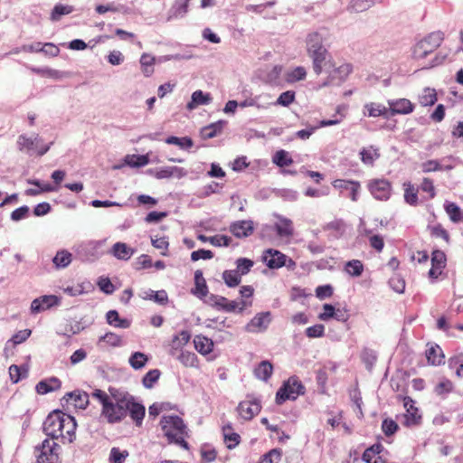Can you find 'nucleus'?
Returning a JSON list of instances; mask_svg holds the SVG:
<instances>
[{"label": "nucleus", "instance_id": "obj_35", "mask_svg": "<svg viewBox=\"0 0 463 463\" xmlns=\"http://www.w3.org/2000/svg\"><path fill=\"white\" fill-rule=\"evenodd\" d=\"M403 406L408 413V420L417 423L420 416L418 415V409L414 406L413 400L409 396L403 397Z\"/></svg>", "mask_w": 463, "mask_h": 463}, {"label": "nucleus", "instance_id": "obj_2", "mask_svg": "<svg viewBox=\"0 0 463 463\" xmlns=\"http://www.w3.org/2000/svg\"><path fill=\"white\" fill-rule=\"evenodd\" d=\"M77 423L70 414L52 411L48 415L43 430L52 440L61 439L62 443H71L76 439Z\"/></svg>", "mask_w": 463, "mask_h": 463}, {"label": "nucleus", "instance_id": "obj_5", "mask_svg": "<svg viewBox=\"0 0 463 463\" xmlns=\"http://www.w3.org/2000/svg\"><path fill=\"white\" fill-rule=\"evenodd\" d=\"M305 387L297 377H290L278 390L276 402L282 404L287 400H296L299 395L304 394Z\"/></svg>", "mask_w": 463, "mask_h": 463}, {"label": "nucleus", "instance_id": "obj_28", "mask_svg": "<svg viewBox=\"0 0 463 463\" xmlns=\"http://www.w3.org/2000/svg\"><path fill=\"white\" fill-rule=\"evenodd\" d=\"M426 357L429 364L432 365H439L444 362V354L438 345H431L426 351Z\"/></svg>", "mask_w": 463, "mask_h": 463}, {"label": "nucleus", "instance_id": "obj_46", "mask_svg": "<svg viewBox=\"0 0 463 463\" xmlns=\"http://www.w3.org/2000/svg\"><path fill=\"white\" fill-rule=\"evenodd\" d=\"M419 190L428 194L429 199H433L436 196V188L434 182L430 177H423L420 184Z\"/></svg>", "mask_w": 463, "mask_h": 463}, {"label": "nucleus", "instance_id": "obj_13", "mask_svg": "<svg viewBox=\"0 0 463 463\" xmlns=\"http://www.w3.org/2000/svg\"><path fill=\"white\" fill-rule=\"evenodd\" d=\"M274 229L281 238H289L294 233L292 221L282 216H278V222L274 224Z\"/></svg>", "mask_w": 463, "mask_h": 463}, {"label": "nucleus", "instance_id": "obj_15", "mask_svg": "<svg viewBox=\"0 0 463 463\" xmlns=\"http://www.w3.org/2000/svg\"><path fill=\"white\" fill-rule=\"evenodd\" d=\"M308 56L312 59L313 61V70L317 75L321 74L323 71V67L326 64V57L328 55V52L326 48L319 50H315L314 52H307Z\"/></svg>", "mask_w": 463, "mask_h": 463}, {"label": "nucleus", "instance_id": "obj_53", "mask_svg": "<svg viewBox=\"0 0 463 463\" xmlns=\"http://www.w3.org/2000/svg\"><path fill=\"white\" fill-rule=\"evenodd\" d=\"M128 457V450H121L118 448H112L109 453V462L110 463H123L126 458Z\"/></svg>", "mask_w": 463, "mask_h": 463}, {"label": "nucleus", "instance_id": "obj_6", "mask_svg": "<svg viewBox=\"0 0 463 463\" xmlns=\"http://www.w3.org/2000/svg\"><path fill=\"white\" fill-rule=\"evenodd\" d=\"M443 37L440 33H432L420 40L414 47L413 56L415 59H423L433 52L442 43Z\"/></svg>", "mask_w": 463, "mask_h": 463}, {"label": "nucleus", "instance_id": "obj_32", "mask_svg": "<svg viewBox=\"0 0 463 463\" xmlns=\"http://www.w3.org/2000/svg\"><path fill=\"white\" fill-rule=\"evenodd\" d=\"M364 269V264L359 260L347 261L344 268V270L351 277H360L363 274Z\"/></svg>", "mask_w": 463, "mask_h": 463}, {"label": "nucleus", "instance_id": "obj_64", "mask_svg": "<svg viewBox=\"0 0 463 463\" xmlns=\"http://www.w3.org/2000/svg\"><path fill=\"white\" fill-rule=\"evenodd\" d=\"M294 99H295V92L291 91V90H288V91L282 92L279 95V97L277 100V104L284 106V107H288L294 101Z\"/></svg>", "mask_w": 463, "mask_h": 463}, {"label": "nucleus", "instance_id": "obj_14", "mask_svg": "<svg viewBox=\"0 0 463 463\" xmlns=\"http://www.w3.org/2000/svg\"><path fill=\"white\" fill-rule=\"evenodd\" d=\"M58 303L57 297L53 295L43 296L39 298L34 299L31 305V310L33 313H39L43 311Z\"/></svg>", "mask_w": 463, "mask_h": 463}, {"label": "nucleus", "instance_id": "obj_54", "mask_svg": "<svg viewBox=\"0 0 463 463\" xmlns=\"http://www.w3.org/2000/svg\"><path fill=\"white\" fill-rule=\"evenodd\" d=\"M238 273L241 275L247 274L253 267L254 262L247 258H240L236 261Z\"/></svg>", "mask_w": 463, "mask_h": 463}, {"label": "nucleus", "instance_id": "obj_26", "mask_svg": "<svg viewBox=\"0 0 463 463\" xmlns=\"http://www.w3.org/2000/svg\"><path fill=\"white\" fill-rule=\"evenodd\" d=\"M107 323L110 326L118 328H128L131 326V321L127 318H120L118 312L116 310H109L106 315Z\"/></svg>", "mask_w": 463, "mask_h": 463}, {"label": "nucleus", "instance_id": "obj_50", "mask_svg": "<svg viewBox=\"0 0 463 463\" xmlns=\"http://www.w3.org/2000/svg\"><path fill=\"white\" fill-rule=\"evenodd\" d=\"M222 128V127L221 123L211 124L202 129V137L203 139L213 138L216 137L219 133H221Z\"/></svg>", "mask_w": 463, "mask_h": 463}, {"label": "nucleus", "instance_id": "obj_49", "mask_svg": "<svg viewBox=\"0 0 463 463\" xmlns=\"http://www.w3.org/2000/svg\"><path fill=\"white\" fill-rule=\"evenodd\" d=\"M71 261V254L67 250L58 251L53 258V263L57 268H65Z\"/></svg>", "mask_w": 463, "mask_h": 463}, {"label": "nucleus", "instance_id": "obj_47", "mask_svg": "<svg viewBox=\"0 0 463 463\" xmlns=\"http://www.w3.org/2000/svg\"><path fill=\"white\" fill-rule=\"evenodd\" d=\"M222 279L225 284L230 288L238 286L241 279V275L236 270H225L222 273Z\"/></svg>", "mask_w": 463, "mask_h": 463}, {"label": "nucleus", "instance_id": "obj_57", "mask_svg": "<svg viewBox=\"0 0 463 463\" xmlns=\"http://www.w3.org/2000/svg\"><path fill=\"white\" fill-rule=\"evenodd\" d=\"M399 429L398 424L392 419H385L382 423V430L386 436L393 435Z\"/></svg>", "mask_w": 463, "mask_h": 463}, {"label": "nucleus", "instance_id": "obj_51", "mask_svg": "<svg viewBox=\"0 0 463 463\" xmlns=\"http://www.w3.org/2000/svg\"><path fill=\"white\" fill-rule=\"evenodd\" d=\"M161 372L158 369L148 371L142 379L143 385L146 388H152L159 379Z\"/></svg>", "mask_w": 463, "mask_h": 463}, {"label": "nucleus", "instance_id": "obj_17", "mask_svg": "<svg viewBox=\"0 0 463 463\" xmlns=\"http://www.w3.org/2000/svg\"><path fill=\"white\" fill-rule=\"evenodd\" d=\"M230 231L235 237H248L253 232V224L251 221L237 222L231 225Z\"/></svg>", "mask_w": 463, "mask_h": 463}, {"label": "nucleus", "instance_id": "obj_19", "mask_svg": "<svg viewBox=\"0 0 463 463\" xmlns=\"http://www.w3.org/2000/svg\"><path fill=\"white\" fill-rule=\"evenodd\" d=\"M271 321L270 312H262L257 314L250 322L249 327L254 331L265 330Z\"/></svg>", "mask_w": 463, "mask_h": 463}, {"label": "nucleus", "instance_id": "obj_8", "mask_svg": "<svg viewBox=\"0 0 463 463\" xmlns=\"http://www.w3.org/2000/svg\"><path fill=\"white\" fill-rule=\"evenodd\" d=\"M372 195L380 201H387L392 194V184L387 179H373L368 184Z\"/></svg>", "mask_w": 463, "mask_h": 463}, {"label": "nucleus", "instance_id": "obj_30", "mask_svg": "<svg viewBox=\"0 0 463 463\" xmlns=\"http://www.w3.org/2000/svg\"><path fill=\"white\" fill-rule=\"evenodd\" d=\"M361 161L367 165H373L374 161L380 157L379 150L373 146L363 148L360 152Z\"/></svg>", "mask_w": 463, "mask_h": 463}, {"label": "nucleus", "instance_id": "obj_61", "mask_svg": "<svg viewBox=\"0 0 463 463\" xmlns=\"http://www.w3.org/2000/svg\"><path fill=\"white\" fill-rule=\"evenodd\" d=\"M232 239L226 235H214L209 238V242L216 247L229 246Z\"/></svg>", "mask_w": 463, "mask_h": 463}, {"label": "nucleus", "instance_id": "obj_18", "mask_svg": "<svg viewBox=\"0 0 463 463\" xmlns=\"http://www.w3.org/2000/svg\"><path fill=\"white\" fill-rule=\"evenodd\" d=\"M402 188L404 191L403 198L405 203L411 206H417L419 204V188L415 187L410 181L404 182Z\"/></svg>", "mask_w": 463, "mask_h": 463}, {"label": "nucleus", "instance_id": "obj_16", "mask_svg": "<svg viewBox=\"0 0 463 463\" xmlns=\"http://www.w3.org/2000/svg\"><path fill=\"white\" fill-rule=\"evenodd\" d=\"M186 175V171L183 167L179 166H165L157 169L155 173V176L157 179L165 178H182Z\"/></svg>", "mask_w": 463, "mask_h": 463}, {"label": "nucleus", "instance_id": "obj_34", "mask_svg": "<svg viewBox=\"0 0 463 463\" xmlns=\"http://www.w3.org/2000/svg\"><path fill=\"white\" fill-rule=\"evenodd\" d=\"M155 57L147 53H143L140 58L142 72L146 77H150L154 73Z\"/></svg>", "mask_w": 463, "mask_h": 463}, {"label": "nucleus", "instance_id": "obj_20", "mask_svg": "<svg viewBox=\"0 0 463 463\" xmlns=\"http://www.w3.org/2000/svg\"><path fill=\"white\" fill-rule=\"evenodd\" d=\"M65 398L79 409H85L89 404V394L86 392L74 391L67 393Z\"/></svg>", "mask_w": 463, "mask_h": 463}, {"label": "nucleus", "instance_id": "obj_12", "mask_svg": "<svg viewBox=\"0 0 463 463\" xmlns=\"http://www.w3.org/2000/svg\"><path fill=\"white\" fill-rule=\"evenodd\" d=\"M389 112L392 116L410 114L414 110V105L407 99L389 100Z\"/></svg>", "mask_w": 463, "mask_h": 463}, {"label": "nucleus", "instance_id": "obj_41", "mask_svg": "<svg viewBox=\"0 0 463 463\" xmlns=\"http://www.w3.org/2000/svg\"><path fill=\"white\" fill-rule=\"evenodd\" d=\"M106 343L112 347H118L123 345V340L120 335L113 332H108L99 339V344Z\"/></svg>", "mask_w": 463, "mask_h": 463}, {"label": "nucleus", "instance_id": "obj_24", "mask_svg": "<svg viewBox=\"0 0 463 463\" xmlns=\"http://www.w3.org/2000/svg\"><path fill=\"white\" fill-rule=\"evenodd\" d=\"M383 450V446L381 443L373 444L364 450L362 456V459L365 463H378V460L381 459L379 455Z\"/></svg>", "mask_w": 463, "mask_h": 463}, {"label": "nucleus", "instance_id": "obj_11", "mask_svg": "<svg viewBox=\"0 0 463 463\" xmlns=\"http://www.w3.org/2000/svg\"><path fill=\"white\" fill-rule=\"evenodd\" d=\"M286 258V255L282 252L269 249L264 251L262 260L269 269H279L285 265Z\"/></svg>", "mask_w": 463, "mask_h": 463}, {"label": "nucleus", "instance_id": "obj_52", "mask_svg": "<svg viewBox=\"0 0 463 463\" xmlns=\"http://www.w3.org/2000/svg\"><path fill=\"white\" fill-rule=\"evenodd\" d=\"M273 162L277 165H279L280 167H284V166H288V165H292L293 160L291 157L288 156V154L287 151L279 150L275 154V156L273 157Z\"/></svg>", "mask_w": 463, "mask_h": 463}, {"label": "nucleus", "instance_id": "obj_37", "mask_svg": "<svg viewBox=\"0 0 463 463\" xmlns=\"http://www.w3.org/2000/svg\"><path fill=\"white\" fill-rule=\"evenodd\" d=\"M191 335L188 331L183 330L175 335L171 342V346L175 350L182 349L190 341Z\"/></svg>", "mask_w": 463, "mask_h": 463}, {"label": "nucleus", "instance_id": "obj_58", "mask_svg": "<svg viewBox=\"0 0 463 463\" xmlns=\"http://www.w3.org/2000/svg\"><path fill=\"white\" fill-rule=\"evenodd\" d=\"M306 335L309 338L322 337L325 335V326L322 324L309 326L306 329Z\"/></svg>", "mask_w": 463, "mask_h": 463}, {"label": "nucleus", "instance_id": "obj_7", "mask_svg": "<svg viewBox=\"0 0 463 463\" xmlns=\"http://www.w3.org/2000/svg\"><path fill=\"white\" fill-rule=\"evenodd\" d=\"M209 301L213 307L226 312H233L237 309L241 312L247 307L250 306V303L245 300H241L240 302L235 300L229 301L226 298L216 295H212L209 298Z\"/></svg>", "mask_w": 463, "mask_h": 463}, {"label": "nucleus", "instance_id": "obj_29", "mask_svg": "<svg viewBox=\"0 0 463 463\" xmlns=\"http://www.w3.org/2000/svg\"><path fill=\"white\" fill-rule=\"evenodd\" d=\"M437 100V92L432 88H424L418 97L419 103L423 107L432 106Z\"/></svg>", "mask_w": 463, "mask_h": 463}, {"label": "nucleus", "instance_id": "obj_4", "mask_svg": "<svg viewBox=\"0 0 463 463\" xmlns=\"http://www.w3.org/2000/svg\"><path fill=\"white\" fill-rule=\"evenodd\" d=\"M61 446L50 439H45L34 448L37 463H61Z\"/></svg>", "mask_w": 463, "mask_h": 463}, {"label": "nucleus", "instance_id": "obj_40", "mask_svg": "<svg viewBox=\"0 0 463 463\" xmlns=\"http://www.w3.org/2000/svg\"><path fill=\"white\" fill-rule=\"evenodd\" d=\"M165 143L169 145H175L181 149H189L194 146V141L188 137H177L171 136L165 139Z\"/></svg>", "mask_w": 463, "mask_h": 463}, {"label": "nucleus", "instance_id": "obj_38", "mask_svg": "<svg viewBox=\"0 0 463 463\" xmlns=\"http://www.w3.org/2000/svg\"><path fill=\"white\" fill-rule=\"evenodd\" d=\"M211 100L209 94H204L202 90H196L192 94V100L187 104L189 109H194L198 105L207 104Z\"/></svg>", "mask_w": 463, "mask_h": 463}, {"label": "nucleus", "instance_id": "obj_21", "mask_svg": "<svg viewBox=\"0 0 463 463\" xmlns=\"http://www.w3.org/2000/svg\"><path fill=\"white\" fill-rule=\"evenodd\" d=\"M364 114L367 117H388L389 109L381 103L370 102L364 105Z\"/></svg>", "mask_w": 463, "mask_h": 463}, {"label": "nucleus", "instance_id": "obj_31", "mask_svg": "<svg viewBox=\"0 0 463 463\" xmlns=\"http://www.w3.org/2000/svg\"><path fill=\"white\" fill-rule=\"evenodd\" d=\"M306 43L307 52H314L315 50L321 51V49L325 48L323 45V38L317 32L309 33L307 37Z\"/></svg>", "mask_w": 463, "mask_h": 463}, {"label": "nucleus", "instance_id": "obj_3", "mask_svg": "<svg viewBox=\"0 0 463 463\" xmlns=\"http://www.w3.org/2000/svg\"><path fill=\"white\" fill-rule=\"evenodd\" d=\"M162 435L169 444L189 450L190 446L186 439L190 437L189 429L184 420L177 415H164L159 421Z\"/></svg>", "mask_w": 463, "mask_h": 463}, {"label": "nucleus", "instance_id": "obj_39", "mask_svg": "<svg viewBox=\"0 0 463 463\" xmlns=\"http://www.w3.org/2000/svg\"><path fill=\"white\" fill-rule=\"evenodd\" d=\"M148 361V356L141 352H135L129 357V364L135 370L143 368Z\"/></svg>", "mask_w": 463, "mask_h": 463}, {"label": "nucleus", "instance_id": "obj_44", "mask_svg": "<svg viewBox=\"0 0 463 463\" xmlns=\"http://www.w3.org/2000/svg\"><path fill=\"white\" fill-rule=\"evenodd\" d=\"M307 71L306 69L302 66H298L287 72L286 80L288 83H294L299 80H302L306 78Z\"/></svg>", "mask_w": 463, "mask_h": 463}, {"label": "nucleus", "instance_id": "obj_25", "mask_svg": "<svg viewBox=\"0 0 463 463\" xmlns=\"http://www.w3.org/2000/svg\"><path fill=\"white\" fill-rule=\"evenodd\" d=\"M61 383L58 378H51L41 381L36 385V392L40 394H45L61 388Z\"/></svg>", "mask_w": 463, "mask_h": 463}, {"label": "nucleus", "instance_id": "obj_27", "mask_svg": "<svg viewBox=\"0 0 463 463\" xmlns=\"http://www.w3.org/2000/svg\"><path fill=\"white\" fill-rule=\"evenodd\" d=\"M273 373V365L269 361H262L254 370V375L261 380L268 381Z\"/></svg>", "mask_w": 463, "mask_h": 463}, {"label": "nucleus", "instance_id": "obj_22", "mask_svg": "<svg viewBox=\"0 0 463 463\" xmlns=\"http://www.w3.org/2000/svg\"><path fill=\"white\" fill-rule=\"evenodd\" d=\"M194 345L195 350L203 355L210 354L213 348L212 339L201 335L194 336Z\"/></svg>", "mask_w": 463, "mask_h": 463}, {"label": "nucleus", "instance_id": "obj_1", "mask_svg": "<svg viewBox=\"0 0 463 463\" xmlns=\"http://www.w3.org/2000/svg\"><path fill=\"white\" fill-rule=\"evenodd\" d=\"M91 395L100 402V415L108 423H119L129 415L137 427L142 426L146 408L136 402L129 393L109 389V394H108L102 390L96 389Z\"/></svg>", "mask_w": 463, "mask_h": 463}, {"label": "nucleus", "instance_id": "obj_55", "mask_svg": "<svg viewBox=\"0 0 463 463\" xmlns=\"http://www.w3.org/2000/svg\"><path fill=\"white\" fill-rule=\"evenodd\" d=\"M194 280H195L196 292L200 293L203 296H205L207 293V286H206L204 279L203 278V273L201 270L195 271Z\"/></svg>", "mask_w": 463, "mask_h": 463}, {"label": "nucleus", "instance_id": "obj_62", "mask_svg": "<svg viewBox=\"0 0 463 463\" xmlns=\"http://www.w3.org/2000/svg\"><path fill=\"white\" fill-rule=\"evenodd\" d=\"M213 258V251L209 250L201 249L198 250H194L191 254V260L193 261H197L199 260H211Z\"/></svg>", "mask_w": 463, "mask_h": 463}, {"label": "nucleus", "instance_id": "obj_43", "mask_svg": "<svg viewBox=\"0 0 463 463\" xmlns=\"http://www.w3.org/2000/svg\"><path fill=\"white\" fill-rule=\"evenodd\" d=\"M73 10L71 5L58 4L53 7L50 18L52 21H59L62 15L70 14Z\"/></svg>", "mask_w": 463, "mask_h": 463}, {"label": "nucleus", "instance_id": "obj_42", "mask_svg": "<svg viewBox=\"0 0 463 463\" xmlns=\"http://www.w3.org/2000/svg\"><path fill=\"white\" fill-rule=\"evenodd\" d=\"M228 430H232V427L231 424L224 425L222 427V432H223L225 442H229L227 447L229 449H232L240 443L241 437L239 434H237L235 432L228 434Z\"/></svg>", "mask_w": 463, "mask_h": 463}, {"label": "nucleus", "instance_id": "obj_59", "mask_svg": "<svg viewBox=\"0 0 463 463\" xmlns=\"http://www.w3.org/2000/svg\"><path fill=\"white\" fill-rule=\"evenodd\" d=\"M421 171L425 174L442 170V165L438 160H428L420 165Z\"/></svg>", "mask_w": 463, "mask_h": 463}, {"label": "nucleus", "instance_id": "obj_10", "mask_svg": "<svg viewBox=\"0 0 463 463\" xmlns=\"http://www.w3.org/2000/svg\"><path fill=\"white\" fill-rule=\"evenodd\" d=\"M446 255L441 250H434L431 256V268L429 271V276L431 279H438L446 267Z\"/></svg>", "mask_w": 463, "mask_h": 463}, {"label": "nucleus", "instance_id": "obj_45", "mask_svg": "<svg viewBox=\"0 0 463 463\" xmlns=\"http://www.w3.org/2000/svg\"><path fill=\"white\" fill-rule=\"evenodd\" d=\"M454 389L453 383L449 379H443L434 388V392L438 396L445 397Z\"/></svg>", "mask_w": 463, "mask_h": 463}, {"label": "nucleus", "instance_id": "obj_60", "mask_svg": "<svg viewBox=\"0 0 463 463\" xmlns=\"http://www.w3.org/2000/svg\"><path fill=\"white\" fill-rule=\"evenodd\" d=\"M430 234L434 237L442 238L446 242H449V235L441 224H436L430 228Z\"/></svg>", "mask_w": 463, "mask_h": 463}, {"label": "nucleus", "instance_id": "obj_36", "mask_svg": "<svg viewBox=\"0 0 463 463\" xmlns=\"http://www.w3.org/2000/svg\"><path fill=\"white\" fill-rule=\"evenodd\" d=\"M445 211L453 222H463V212L455 203H448L445 204Z\"/></svg>", "mask_w": 463, "mask_h": 463}, {"label": "nucleus", "instance_id": "obj_48", "mask_svg": "<svg viewBox=\"0 0 463 463\" xmlns=\"http://www.w3.org/2000/svg\"><path fill=\"white\" fill-rule=\"evenodd\" d=\"M39 136L36 135L33 138L28 137L25 135H21L18 137L17 145L20 150H32L34 148L35 143L38 142Z\"/></svg>", "mask_w": 463, "mask_h": 463}, {"label": "nucleus", "instance_id": "obj_56", "mask_svg": "<svg viewBox=\"0 0 463 463\" xmlns=\"http://www.w3.org/2000/svg\"><path fill=\"white\" fill-rule=\"evenodd\" d=\"M389 284L391 286V288L398 292V293H402L405 289V281L404 279L398 274H395L393 275L390 280H389Z\"/></svg>", "mask_w": 463, "mask_h": 463}, {"label": "nucleus", "instance_id": "obj_9", "mask_svg": "<svg viewBox=\"0 0 463 463\" xmlns=\"http://www.w3.org/2000/svg\"><path fill=\"white\" fill-rule=\"evenodd\" d=\"M237 410L243 420H250L260 413L261 410L260 402L255 398L242 401L239 403Z\"/></svg>", "mask_w": 463, "mask_h": 463}, {"label": "nucleus", "instance_id": "obj_23", "mask_svg": "<svg viewBox=\"0 0 463 463\" xmlns=\"http://www.w3.org/2000/svg\"><path fill=\"white\" fill-rule=\"evenodd\" d=\"M111 252L117 259L128 260L134 254L135 250L124 242H116L111 248Z\"/></svg>", "mask_w": 463, "mask_h": 463}, {"label": "nucleus", "instance_id": "obj_33", "mask_svg": "<svg viewBox=\"0 0 463 463\" xmlns=\"http://www.w3.org/2000/svg\"><path fill=\"white\" fill-rule=\"evenodd\" d=\"M178 360L185 367L199 368L198 357L193 352L182 351Z\"/></svg>", "mask_w": 463, "mask_h": 463}, {"label": "nucleus", "instance_id": "obj_63", "mask_svg": "<svg viewBox=\"0 0 463 463\" xmlns=\"http://www.w3.org/2000/svg\"><path fill=\"white\" fill-rule=\"evenodd\" d=\"M281 458V452L279 449H271L263 455L261 463H278Z\"/></svg>", "mask_w": 463, "mask_h": 463}]
</instances>
